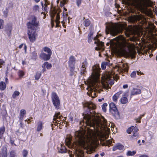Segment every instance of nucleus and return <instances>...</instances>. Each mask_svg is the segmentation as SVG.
Wrapping results in <instances>:
<instances>
[{
	"label": "nucleus",
	"instance_id": "1",
	"mask_svg": "<svg viewBox=\"0 0 157 157\" xmlns=\"http://www.w3.org/2000/svg\"><path fill=\"white\" fill-rule=\"evenodd\" d=\"M86 111L83 114V120L80 122L85 123L86 125L90 126L88 128L87 132L85 131H78L75 133V141L71 143L72 136H68L65 140L66 145L69 148L76 147L78 146L83 147L87 150V153L91 154L94 151V145L98 140H104L109 136L110 131L115 133L116 128L113 127V124L110 126L103 117L99 113H96L94 110L96 106L91 102H86L83 104Z\"/></svg>",
	"mask_w": 157,
	"mask_h": 157
},
{
	"label": "nucleus",
	"instance_id": "2",
	"mask_svg": "<svg viewBox=\"0 0 157 157\" xmlns=\"http://www.w3.org/2000/svg\"><path fill=\"white\" fill-rule=\"evenodd\" d=\"M100 69L98 66L94 65L92 67L91 75L87 81V94L93 98L96 97L98 93L102 94L103 89L108 90L114 83V80L117 81L119 78L117 74H114L113 71H108L102 75L101 82H98Z\"/></svg>",
	"mask_w": 157,
	"mask_h": 157
},
{
	"label": "nucleus",
	"instance_id": "3",
	"mask_svg": "<svg viewBox=\"0 0 157 157\" xmlns=\"http://www.w3.org/2000/svg\"><path fill=\"white\" fill-rule=\"evenodd\" d=\"M130 33H132L134 34V35L130 37L129 40L131 41L136 42V44H137V43L136 42L139 39L138 37L140 36L142 34L141 32L140 27L137 25L131 26L129 29V31L125 33V35L127 37L129 36Z\"/></svg>",
	"mask_w": 157,
	"mask_h": 157
},
{
	"label": "nucleus",
	"instance_id": "4",
	"mask_svg": "<svg viewBox=\"0 0 157 157\" xmlns=\"http://www.w3.org/2000/svg\"><path fill=\"white\" fill-rule=\"evenodd\" d=\"M122 30V27L118 25L109 23L106 24L105 31L107 34L110 33L111 35L114 36Z\"/></svg>",
	"mask_w": 157,
	"mask_h": 157
},
{
	"label": "nucleus",
	"instance_id": "5",
	"mask_svg": "<svg viewBox=\"0 0 157 157\" xmlns=\"http://www.w3.org/2000/svg\"><path fill=\"white\" fill-rule=\"evenodd\" d=\"M132 4L138 5L143 11L147 12V6H152L153 3L150 0H128Z\"/></svg>",
	"mask_w": 157,
	"mask_h": 157
},
{
	"label": "nucleus",
	"instance_id": "6",
	"mask_svg": "<svg viewBox=\"0 0 157 157\" xmlns=\"http://www.w3.org/2000/svg\"><path fill=\"white\" fill-rule=\"evenodd\" d=\"M110 46L115 48H120L122 46H126L128 44L124 37L120 36L110 40Z\"/></svg>",
	"mask_w": 157,
	"mask_h": 157
},
{
	"label": "nucleus",
	"instance_id": "7",
	"mask_svg": "<svg viewBox=\"0 0 157 157\" xmlns=\"http://www.w3.org/2000/svg\"><path fill=\"white\" fill-rule=\"evenodd\" d=\"M28 28L34 29L35 27L39 25V22L37 20V18L35 16H32L31 17V21L27 24Z\"/></svg>",
	"mask_w": 157,
	"mask_h": 157
},
{
	"label": "nucleus",
	"instance_id": "8",
	"mask_svg": "<svg viewBox=\"0 0 157 157\" xmlns=\"http://www.w3.org/2000/svg\"><path fill=\"white\" fill-rule=\"evenodd\" d=\"M129 67L127 63L122 64L121 63L117 65L114 70L118 71L119 73H122L123 71L128 72Z\"/></svg>",
	"mask_w": 157,
	"mask_h": 157
},
{
	"label": "nucleus",
	"instance_id": "9",
	"mask_svg": "<svg viewBox=\"0 0 157 157\" xmlns=\"http://www.w3.org/2000/svg\"><path fill=\"white\" fill-rule=\"evenodd\" d=\"M129 20L132 22L134 23L137 21H144L145 19L141 14H136L132 15L129 17Z\"/></svg>",
	"mask_w": 157,
	"mask_h": 157
},
{
	"label": "nucleus",
	"instance_id": "10",
	"mask_svg": "<svg viewBox=\"0 0 157 157\" xmlns=\"http://www.w3.org/2000/svg\"><path fill=\"white\" fill-rule=\"evenodd\" d=\"M72 151L69 152L68 154L70 157H84V152L82 150L76 148L75 152L72 153Z\"/></svg>",
	"mask_w": 157,
	"mask_h": 157
},
{
	"label": "nucleus",
	"instance_id": "11",
	"mask_svg": "<svg viewBox=\"0 0 157 157\" xmlns=\"http://www.w3.org/2000/svg\"><path fill=\"white\" fill-rule=\"evenodd\" d=\"M28 34L30 40L31 42L34 41L36 39V33L34 29L28 28Z\"/></svg>",
	"mask_w": 157,
	"mask_h": 157
},
{
	"label": "nucleus",
	"instance_id": "12",
	"mask_svg": "<svg viewBox=\"0 0 157 157\" xmlns=\"http://www.w3.org/2000/svg\"><path fill=\"white\" fill-rule=\"evenodd\" d=\"M52 99L53 104L55 107L57 109H59L60 105V101L59 97L56 93H52Z\"/></svg>",
	"mask_w": 157,
	"mask_h": 157
},
{
	"label": "nucleus",
	"instance_id": "13",
	"mask_svg": "<svg viewBox=\"0 0 157 157\" xmlns=\"http://www.w3.org/2000/svg\"><path fill=\"white\" fill-rule=\"evenodd\" d=\"M95 44H97V47L95 48V49L97 50L103 51L104 50V43L97 39L94 42Z\"/></svg>",
	"mask_w": 157,
	"mask_h": 157
},
{
	"label": "nucleus",
	"instance_id": "14",
	"mask_svg": "<svg viewBox=\"0 0 157 157\" xmlns=\"http://www.w3.org/2000/svg\"><path fill=\"white\" fill-rule=\"evenodd\" d=\"M75 58L73 56H71L70 58L69 63V66L71 68V71H72L74 68V65L75 64Z\"/></svg>",
	"mask_w": 157,
	"mask_h": 157
},
{
	"label": "nucleus",
	"instance_id": "15",
	"mask_svg": "<svg viewBox=\"0 0 157 157\" xmlns=\"http://www.w3.org/2000/svg\"><path fill=\"white\" fill-rule=\"evenodd\" d=\"M138 129L136 128L134 129V130L133 131L132 135L130 137V140H132L134 139L137 137L138 136V133L137 131Z\"/></svg>",
	"mask_w": 157,
	"mask_h": 157
},
{
	"label": "nucleus",
	"instance_id": "16",
	"mask_svg": "<svg viewBox=\"0 0 157 157\" xmlns=\"http://www.w3.org/2000/svg\"><path fill=\"white\" fill-rule=\"evenodd\" d=\"M51 56L50 54H46L44 53H42L40 55V57L44 60H48L49 59Z\"/></svg>",
	"mask_w": 157,
	"mask_h": 157
},
{
	"label": "nucleus",
	"instance_id": "17",
	"mask_svg": "<svg viewBox=\"0 0 157 157\" xmlns=\"http://www.w3.org/2000/svg\"><path fill=\"white\" fill-rule=\"evenodd\" d=\"M141 93V90L140 89L133 88L131 91V94L135 95L140 94Z\"/></svg>",
	"mask_w": 157,
	"mask_h": 157
},
{
	"label": "nucleus",
	"instance_id": "18",
	"mask_svg": "<svg viewBox=\"0 0 157 157\" xmlns=\"http://www.w3.org/2000/svg\"><path fill=\"white\" fill-rule=\"evenodd\" d=\"M1 157H7V149L6 147H4L1 153Z\"/></svg>",
	"mask_w": 157,
	"mask_h": 157
},
{
	"label": "nucleus",
	"instance_id": "19",
	"mask_svg": "<svg viewBox=\"0 0 157 157\" xmlns=\"http://www.w3.org/2000/svg\"><path fill=\"white\" fill-rule=\"evenodd\" d=\"M122 93V91H120L117 93L115 94L113 97V100L114 101H116L118 98L119 95Z\"/></svg>",
	"mask_w": 157,
	"mask_h": 157
},
{
	"label": "nucleus",
	"instance_id": "20",
	"mask_svg": "<svg viewBox=\"0 0 157 157\" xmlns=\"http://www.w3.org/2000/svg\"><path fill=\"white\" fill-rule=\"evenodd\" d=\"M124 146L123 145L119 144H117L116 145L113 147V150L115 151L117 149L119 150H121L123 149Z\"/></svg>",
	"mask_w": 157,
	"mask_h": 157
},
{
	"label": "nucleus",
	"instance_id": "21",
	"mask_svg": "<svg viewBox=\"0 0 157 157\" xmlns=\"http://www.w3.org/2000/svg\"><path fill=\"white\" fill-rule=\"evenodd\" d=\"M87 66V63L86 62H84L82 63V65L81 67V73L82 74H84L86 72V67Z\"/></svg>",
	"mask_w": 157,
	"mask_h": 157
},
{
	"label": "nucleus",
	"instance_id": "22",
	"mask_svg": "<svg viewBox=\"0 0 157 157\" xmlns=\"http://www.w3.org/2000/svg\"><path fill=\"white\" fill-rule=\"evenodd\" d=\"M42 67L43 68H46L47 69H50L52 67V65L50 63H49L48 62L44 63Z\"/></svg>",
	"mask_w": 157,
	"mask_h": 157
},
{
	"label": "nucleus",
	"instance_id": "23",
	"mask_svg": "<svg viewBox=\"0 0 157 157\" xmlns=\"http://www.w3.org/2000/svg\"><path fill=\"white\" fill-rule=\"evenodd\" d=\"M109 60H107L106 62H104L101 63V67L102 69H105L106 68V66H109Z\"/></svg>",
	"mask_w": 157,
	"mask_h": 157
},
{
	"label": "nucleus",
	"instance_id": "24",
	"mask_svg": "<svg viewBox=\"0 0 157 157\" xmlns=\"http://www.w3.org/2000/svg\"><path fill=\"white\" fill-rule=\"evenodd\" d=\"M110 109L114 111L117 110V109L115 105L113 102L109 104Z\"/></svg>",
	"mask_w": 157,
	"mask_h": 157
},
{
	"label": "nucleus",
	"instance_id": "25",
	"mask_svg": "<svg viewBox=\"0 0 157 157\" xmlns=\"http://www.w3.org/2000/svg\"><path fill=\"white\" fill-rule=\"evenodd\" d=\"M43 127V123L41 121H39L37 123V131H40Z\"/></svg>",
	"mask_w": 157,
	"mask_h": 157
},
{
	"label": "nucleus",
	"instance_id": "26",
	"mask_svg": "<svg viewBox=\"0 0 157 157\" xmlns=\"http://www.w3.org/2000/svg\"><path fill=\"white\" fill-rule=\"evenodd\" d=\"M56 13V11L54 9H53L51 10V15L52 17V23L53 18L55 16V15Z\"/></svg>",
	"mask_w": 157,
	"mask_h": 157
},
{
	"label": "nucleus",
	"instance_id": "27",
	"mask_svg": "<svg viewBox=\"0 0 157 157\" xmlns=\"http://www.w3.org/2000/svg\"><path fill=\"white\" fill-rule=\"evenodd\" d=\"M5 130V127L3 126L0 128V139H2L3 138V135Z\"/></svg>",
	"mask_w": 157,
	"mask_h": 157
},
{
	"label": "nucleus",
	"instance_id": "28",
	"mask_svg": "<svg viewBox=\"0 0 157 157\" xmlns=\"http://www.w3.org/2000/svg\"><path fill=\"white\" fill-rule=\"evenodd\" d=\"M61 116H62L60 115V113H56L54 117L53 120L54 121H56L57 119L60 120Z\"/></svg>",
	"mask_w": 157,
	"mask_h": 157
},
{
	"label": "nucleus",
	"instance_id": "29",
	"mask_svg": "<svg viewBox=\"0 0 157 157\" xmlns=\"http://www.w3.org/2000/svg\"><path fill=\"white\" fill-rule=\"evenodd\" d=\"M43 50L44 52L47 53L48 54H50V55H51L52 51L49 48L47 47H45L43 48Z\"/></svg>",
	"mask_w": 157,
	"mask_h": 157
},
{
	"label": "nucleus",
	"instance_id": "30",
	"mask_svg": "<svg viewBox=\"0 0 157 157\" xmlns=\"http://www.w3.org/2000/svg\"><path fill=\"white\" fill-rule=\"evenodd\" d=\"M26 113V111L24 109H21L20 111V119L22 120V119L24 115H25Z\"/></svg>",
	"mask_w": 157,
	"mask_h": 157
},
{
	"label": "nucleus",
	"instance_id": "31",
	"mask_svg": "<svg viewBox=\"0 0 157 157\" xmlns=\"http://www.w3.org/2000/svg\"><path fill=\"white\" fill-rule=\"evenodd\" d=\"M6 88V85L5 83L3 82H0V89L2 90H4Z\"/></svg>",
	"mask_w": 157,
	"mask_h": 157
},
{
	"label": "nucleus",
	"instance_id": "32",
	"mask_svg": "<svg viewBox=\"0 0 157 157\" xmlns=\"http://www.w3.org/2000/svg\"><path fill=\"white\" fill-rule=\"evenodd\" d=\"M137 128L134 127V126H132L129 128L127 130V132L128 134H131V132H133V131L134 130V129L136 128Z\"/></svg>",
	"mask_w": 157,
	"mask_h": 157
},
{
	"label": "nucleus",
	"instance_id": "33",
	"mask_svg": "<svg viewBox=\"0 0 157 157\" xmlns=\"http://www.w3.org/2000/svg\"><path fill=\"white\" fill-rule=\"evenodd\" d=\"M60 19L59 15V13H57L56 17V26L57 27L58 26V23L59 22V20Z\"/></svg>",
	"mask_w": 157,
	"mask_h": 157
},
{
	"label": "nucleus",
	"instance_id": "34",
	"mask_svg": "<svg viewBox=\"0 0 157 157\" xmlns=\"http://www.w3.org/2000/svg\"><path fill=\"white\" fill-rule=\"evenodd\" d=\"M128 101V100L127 98L123 97L121 98V102L122 104H125Z\"/></svg>",
	"mask_w": 157,
	"mask_h": 157
},
{
	"label": "nucleus",
	"instance_id": "35",
	"mask_svg": "<svg viewBox=\"0 0 157 157\" xmlns=\"http://www.w3.org/2000/svg\"><path fill=\"white\" fill-rule=\"evenodd\" d=\"M59 151L61 153H65L66 151V149L64 146H61L60 149L59 150Z\"/></svg>",
	"mask_w": 157,
	"mask_h": 157
},
{
	"label": "nucleus",
	"instance_id": "36",
	"mask_svg": "<svg viewBox=\"0 0 157 157\" xmlns=\"http://www.w3.org/2000/svg\"><path fill=\"white\" fill-rule=\"evenodd\" d=\"M39 8V7L38 6L35 5L33 7V10L35 12H38Z\"/></svg>",
	"mask_w": 157,
	"mask_h": 157
},
{
	"label": "nucleus",
	"instance_id": "37",
	"mask_svg": "<svg viewBox=\"0 0 157 157\" xmlns=\"http://www.w3.org/2000/svg\"><path fill=\"white\" fill-rule=\"evenodd\" d=\"M120 53L123 55H126L128 54V52L124 49H121V50Z\"/></svg>",
	"mask_w": 157,
	"mask_h": 157
},
{
	"label": "nucleus",
	"instance_id": "38",
	"mask_svg": "<svg viewBox=\"0 0 157 157\" xmlns=\"http://www.w3.org/2000/svg\"><path fill=\"white\" fill-rule=\"evenodd\" d=\"M135 153L136 152L134 151H128L127 153V155L128 156H132L135 155Z\"/></svg>",
	"mask_w": 157,
	"mask_h": 157
},
{
	"label": "nucleus",
	"instance_id": "39",
	"mask_svg": "<svg viewBox=\"0 0 157 157\" xmlns=\"http://www.w3.org/2000/svg\"><path fill=\"white\" fill-rule=\"evenodd\" d=\"M90 24V21L88 19H86L85 21V26L87 27L89 26Z\"/></svg>",
	"mask_w": 157,
	"mask_h": 157
},
{
	"label": "nucleus",
	"instance_id": "40",
	"mask_svg": "<svg viewBox=\"0 0 157 157\" xmlns=\"http://www.w3.org/2000/svg\"><path fill=\"white\" fill-rule=\"evenodd\" d=\"M107 104L106 103H104L103 104L102 108L103 111L104 112H105L106 111V107L107 106Z\"/></svg>",
	"mask_w": 157,
	"mask_h": 157
},
{
	"label": "nucleus",
	"instance_id": "41",
	"mask_svg": "<svg viewBox=\"0 0 157 157\" xmlns=\"http://www.w3.org/2000/svg\"><path fill=\"white\" fill-rule=\"evenodd\" d=\"M4 25V20L2 19H0V29H2L3 28Z\"/></svg>",
	"mask_w": 157,
	"mask_h": 157
},
{
	"label": "nucleus",
	"instance_id": "42",
	"mask_svg": "<svg viewBox=\"0 0 157 157\" xmlns=\"http://www.w3.org/2000/svg\"><path fill=\"white\" fill-rule=\"evenodd\" d=\"M41 74L40 72H37L35 75V79L36 80H38L40 78Z\"/></svg>",
	"mask_w": 157,
	"mask_h": 157
},
{
	"label": "nucleus",
	"instance_id": "43",
	"mask_svg": "<svg viewBox=\"0 0 157 157\" xmlns=\"http://www.w3.org/2000/svg\"><path fill=\"white\" fill-rule=\"evenodd\" d=\"M20 93L18 91H15L14 92L13 95V98H15L16 96H18L19 95Z\"/></svg>",
	"mask_w": 157,
	"mask_h": 157
},
{
	"label": "nucleus",
	"instance_id": "44",
	"mask_svg": "<svg viewBox=\"0 0 157 157\" xmlns=\"http://www.w3.org/2000/svg\"><path fill=\"white\" fill-rule=\"evenodd\" d=\"M93 38V34L92 33H90L88 35V41L89 42H90L91 40Z\"/></svg>",
	"mask_w": 157,
	"mask_h": 157
},
{
	"label": "nucleus",
	"instance_id": "45",
	"mask_svg": "<svg viewBox=\"0 0 157 157\" xmlns=\"http://www.w3.org/2000/svg\"><path fill=\"white\" fill-rule=\"evenodd\" d=\"M67 0H61L60 1L61 6H63L67 2Z\"/></svg>",
	"mask_w": 157,
	"mask_h": 157
},
{
	"label": "nucleus",
	"instance_id": "46",
	"mask_svg": "<svg viewBox=\"0 0 157 157\" xmlns=\"http://www.w3.org/2000/svg\"><path fill=\"white\" fill-rule=\"evenodd\" d=\"M114 142L113 140V139H111V140H109L107 141V144H108V146L109 147V145H111V144L112 143V142Z\"/></svg>",
	"mask_w": 157,
	"mask_h": 157
},
{
	"label": "nucleus",
	"instance_id": "47",
	"mask_svg": "<svg viewBox=\"0 0 157 157\" xmlns=\"http://www.w3.org/2000/svg\"><path fill=\"white\" fill-rule=\"evenodd\" d=\"M10 157H16V153L13 151H11L10 153Z\"/></svg>",
	"mask_w": 157,
	"mask_h": 157
},
{
	"label": "nucleus",
	"instance_id": "48",
	"mask_svg": "<svg viewBox=\"0 0 157 157\" xmlns=\"http://www.w3.org/2000/svg\"><path fill=\"white\" fill-rule=\"evenodd\" d=\"M136 76V72L135 71H134L131 74V76L132 78H134Z\"/></svg>",
	"mask_w": 157,
	"mask_h": 157
},
{
	"label": "nucleus",
	"instance_id": "49",
	"mask_svg": "<svg viewBox=\"0 0 157 157\" xmlns=\"http://www.w3.org/2000/svg\"><path fill=\"white\" fill-rule=\"evenodd\" d=\"M81 3V0H76V3L78 6H79Z\"/></svg>",
	"mask_w": 157,
	"mask_h": 157
},
{
	"label": "nucleus",
	"instance_id": "50",
	"mask_svg": "<svg viewBox=\"0 0 157 157\" xmlns=\"http://www.w3.org/2000/svg\"><path fill=\"white\" fill-rule=\"evenodd\" d=\"M23 156L24 157H26V156L27 155L28 152L24 150L23 151Z\"/></svg>",
	"mask_w": 157,
	"mask_h": 157
},
{
	"label": "nucleus",
	"instance_id": "51",
	"mask_svg": "<svg viewBox=\"0 0 157 157\" xmlns=\"http://www.w3.org/2000/svg\"><path fill=\"white\" fill-rule=\"evenodd\" d=\"M47 2H45V3L44 4V6H45V7H44V10L45 11H46V10H47V6H48V4H47Z\"/></svg>",
	"mask_w": 157,
	"mask_h": 157
},
{
	"label": "nucleus",
	"instance_id": "52",
	"mask_svg": "<svg viewBox=\"0 0 157 157\" xmlns=\"http://www.w3.org/2000/svg\"><path fill=\"white\" fill-rule=\"evenodd\" d=\"M141 118V117H139L138 118L136 119V122L140 123V120Z\"/></svg>",
	"mask_w": 157,
	"mask_h": 157
},
{
	"label": "nucleus",
	"instance_id": "53",
	"mask_svg": "<svg viewBox=\"0 0 157 157\" xmlns=\"http://www.w3.org/2000/svg\"><path fill=\"white\" fill-rule=\"evenodd\" d=\"M24 72L22 71H19V75L20 76H22L24 75Z\"/></svg>",
	"mask_w": 157,
	"mask_h": 157
},
{
	"label": "nucleus",
	"instance_id": "54",
	"mask_svg": "<svg viewBox=\"0 0 157 157\" xmlns=\"http://www.w3.org/2000/svg\"><path fill=\"white\" fill-rule=\"evenodd\" d=\"M4 63H5L4 62L3 60L0 59V65H2Z\"/></svg>",
	"mask_w": 157,
	"mask_h": 157
},
{
	"label": "nucleus",
	"instance_id": "55",
	"mask_svg": "<svg viewBox=\"0 0 157 157\" xmlns=\"http://www.w3.org/2000/svg\"><path fill=\"white\" fill-rule=\"evenodd\" d=\"M137 73L138 75H142L143 74V73L142 72H139L138 71H137Z\"/></svg>",
	"mask_w": 157,
	"mask_h": 157
},
{
	"label": "nucleus",
	"instance_id": "56",
	"mask_svg": "<svg viewBox=\"0 0 157 157\" xmlns=\"http://www.w3.org/2000/svg\"><path fill=\"white\" fill-rule=\"evenodd\" d=\"M128 85L127 84L124 85L123 86V88L124 89L128 87Z\"/></svg>",
	"mask_w": 157,
	"mask_h": 157
},
{
	"label": "nucleus",
	"instance_id": "57",
	"mask_svg": "<svg viewBox=\"0 0 157 157\" xmlns=\"http://www.w3.org/2000/svg\"><path fill=\"white\" fill-rule=\"evenodd\" d=\"M10 143L12 144H14L15 145H16L14 144V141L13 140H10Z\"/></svg>",
	"mask_w": 157,
	"mask_h": 157
},
{
	"label": "nucleus",
	"instance_id": "58",
	"mask_svg": "<svg viewBox=\"0 0 157 157\" xmlns=\"http://www.w3.org/2000/svg\"><path fill=\"white\" fill-rule=\"evenodd\" d=\"M27 47L26 46V45L24 44V50H25V53H26V49H27Z\"/></svg>",
	"mask_w": 157,
	"mask_h": 157
},
{
	"label": "nucleus",
	"instance_id": "59",
	"mask_svg": "<svg viewBox=\"0 0 157 157\" xmlns=\"http://www.w3.org/2000/svg\"><path fill=\"white\" fill-rule=\"evenodd\" d=\"M69 119L70 121H72L73 120V117H72L71 116L69 117Z\"/></svg>",
	"mask_w": 157,
	"mask_h": 157
},
{
	"label": "nucleus",
	"instance_id": "60",
	"mask_svg": "<svg viewBox=\"0 0 157 157\" xmlns=\"http://www.w3.org/2000/svg\"><path fill=\"white\" fill-rule=\"evenodd\" d=\"M140 157H148V156L146 155H143L140 156Z\"/></svg>",
	"mask_w": 157,
	"mask_h": 157
},
{
	"label": "nucleus",
	"instance_id": "61",
	"mask_svg": "<svg viewBox=\"0 0 157 157\" xmlns=\"http://www.w3.org/2000/svg\"><path fill=\"white\" fill-rule=\"evenodd\" d=\"M23 45V44H21L19 47V48H22Z\"/></svg>",
	"mask_w": 157,
	"mask_h": 157
},
{
	"label": "nucleus",
	"instance_id": "62",
	"mask_svg": "<svg viewBox=\"0 0 157 157\" xmlns=\"http://www.w3.org/2000/svg\"><path fill=\"white\" fill-rule=\"evenodd\" d=\"M104 100V98H102L101 99H98V101H101L102 100Z\"/></svg>",
	"mask_w": 157,
	"mask_h": 157
},
{
	"label": "nucleus",
	"instance_id": "63",
	"mask_svg": "<svg viewBox=\"0 0 157 157\" xmlns=\"http://www.w3.org/2000/svg\"><path fill=\"white\" fill-rule=\"evenodd\" d=\"M40 0H35V2H36V3H38V2H39L40 1Z\"/></svg>",
	"mask_w": 157,
	"mask_h": 157
},
{
	"label": "nucleus",
	"instance_id": "64",
	"mask_svg": "<svg viewBox=\"0 0 157 157\" xmlns=\"http://www.w3.org/2000/svg\"><path fill=\"white\" fill-rule=\"evenodd\" d=\"M98 154H97L95 155V156L94 157H98Z\"/></svg>",
	"mask_w": 157,
	"mask_h": 157
}]
</instances>
